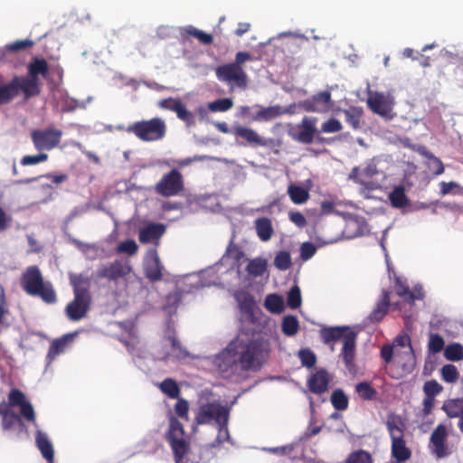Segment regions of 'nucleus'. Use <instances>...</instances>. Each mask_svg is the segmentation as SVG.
<instances>
[{
	"label": "nucleus",
	"instance_id": "nucleus-1",
	"mask_svg": "<svg viewBox=\"0 0 463 463\" xmlns=\"http://www.w3.org/2000/svg\"><path fill=\"white\" fill-rule=\"evenodd\" d=\"M39 76L46 79L49 76V65L45 59L33 57L27 66V75H14L5 80L0 73V106L10 104L20 94L28 100L41 93Z\"/></svg>",
	"mask_w": 463,
	"mask_h": 463
},
{
	"label": "nucleus",
	"instance_id": "nucleus-2",
	"mask_svg": "<svg viewBox=\"0 0 463 463\" xmlns=\"http://www.w3.org/2000/svg\"><path fill=\"white\" fill-rule=\"evenodd\" d=\"M0 417L4 430H11L15 426L24 429L25 426L23 419L28 422H36V415L32 403L19 389L10 391L7 403L0 402Z\"/></svg>",
	"mask_w": 463,
	"mask_h": 463
},
{
	"label": "nucleus",
	"instance_id": "nucleus-3",
	"mask_svg": "<svg viewBox=\"0 0 463 463\" xmlns=\"http://www.w3.org/2000/svg\"><path fill=\"white\" fill-rule=\"evenodd\" d=\"M319 335L325 345L342 341L343 347L340 355L343 358L345 368L350 373H356L355 354L358 333L349 326H337L322 327Z\"/></svg>",
	"mask_w": 463,
	"mask_h": 463
},
{
	"label": "nucleus",
	"instance_id": "nucleus-4",
	"mask_svg": "<svg viewBox=\"0 0 463 463\" xmlns=\"http://www.w3.org/2000/svg\"><path fill=\"white\" fill-rule=\"evenodd\" d=\"M20 285L29 296L39 297L46 304L57 301L56 292L50 281H44L37 266H29L22 274Z\"/></svg>",
	"mask_w": 463,
	"mask_h": 463
},
{
	"label": "nucleus",
	"instance_id": "nucleus-5",
	"mask_svg": "<svg viewBox=\"0 0 463 463\" xmlns=\"http://www.w3.org/2000/svg\"><path fill=\"white\" fill-rule=\"evenodd\" d=\"M391 438L392 457L399 462L408 460L411 456V449L404 439L405 423L400 415L389 413L385 421Z\"/></svg>",
	"mask_w": 463,
	"mask_h": 463
},
{
	"label": "nucleus",
	"instance_id": "nucleus-6",
	"mask_svg": "<svg viewBox=\"0 0 463 463\" xmlns=\"http://www.w3.org/2000/svg\"><path fill=\"white\" fill-rule=\"evenodd\" d=\"M233 341L239 342L236 354L241 371H249L260 365V361L264 356L263 353L266 351V345L263 341L260 339L244 341L240 337L235 338Z\"/></svg>",
	"mask_w": 463,
	"mask_h": 463
},
{
	"label": "nucleus",
	"instance_id": "nucleus-7",
	"mask_svg": "<svg viewBox=\"0 0 463 463\" xmlns=\"http://www.w3.org/2000/svg\"><path fill=\"white\" fill-rule=\"evenodd\" d=\"M126 131L134 134L143 142H155L165 137L166 124L163 118L156 117L148 120L136 121Z\"/></svg>",
	"mask_w": 463,
	"mask_h": 463
},
{
	"label": "nucleus",
	"instance_id": "nucleus-8",
	"mask_svg": "<svg viewBox=\"0 0 463 463\" xmlns=\"http://www.w3.org/2000/svg\"><path fill=\"white\" fill-rule=\"evenodd\" d=\"M175 463H187V456L190 452V442L184 437L183 424L175 417L170 419L169 430L166 434Z\"/></svg>",
	"mask_w": 463,
	"mask_h": 463
},
{
	"label": "nucleus",
	"instance_id": "nucleus-9",
	"mask_svg": "<svg viewBox=\"0 0 463 463\" xmlns=\"http://www.w3.org/2000/svg\"><path fill=\"white\" fill-rule=\"evenodd\" d=\"M230 416V409L226 406H222L218 402H208L200 406L195 420L198 424H209L215 422L219 428L220 434L222 431L228 434V421Z\"/></svg>",
	"mask_w": 463,
	"mask_h": 463
},
{
	"label": "nucleus",
	"instance_id": "nucleus-10",
	"mask_svg": "<svg viewBox=\"0 0 463 463\" xmlns=\"http://www.w3.org/2000/svg\"><path fill=\"white\" fill-rule=\"evenodd\" d=\"M317 118L315 117H304L295 130L289 132L291 137L305 145L312 144L316 139L319 144H329L331 139L321 137L317 128Z\"/></svg>",
	"mask_w": 463,
	"mask_h": 463
},
{
	"label": "nucleus",
	"instance_id": "nucleus-11",
	"mask_svg": "<svg viewBox=\"0 0 463 463\" xmlns=\"http://www.w3.org/2000/svg\"><path fill=\"white\" fill-rule=\"evenodd\" d=\"M238 341H232L214 359L220 373L223 378H231L240 373L241 365L236 354Z\"/></svg>",
	"mask_w": 463,
	"mask_h": 463
},
{
	"label": "nucleus",
	"instance_id": "nucleus-12",
	"mask_svg": "<svg viewBox=\"0 0 463 463\" xmlns=\"http://www.w3.org/2000/svg\"><path fill=\"white\" fill-rule=\"evenodd\" d=\"M184 189L182 174L177 169H172L165 174L156 183L155 191L163 197H173L180 194Z\"/></svg>",
	"mask_w": 463,
	"mask_h": 463
},
{
	"label": "nucleus",
	"instance_id": "nucleus-13",
	"mask_svg": "<svg viewBox=\"0 0 463 463\" xmlns=\"http://www.w3.org/2000/svg\"><path fill=\"white\" fill-rule=\"evenodd\" d=\"M62 131L54 128L33 129L31 131L32 142L38 151H50L61 143Z\"/></svg>",
	"mask_w": 463,
	"mask_h": 463
},
{
	"label": "nucleus",
	"instance_id": "nucleus-14",
	"mask_svg": "<svg viewBox=\"0 0 463 463\" xmlns=\"http://www.w3.org/2000/svg\"><path fill=\"white\" fill-rule=\"evenodd\" d=\"M216 76L219 80L234 84L240 88H245L247 85V75L243 68L233 63L219 66L216 69Z\"/></svg>",
	"mask_w": 463,
	"mask_h": 463
},
{
	"label": "nucleus",
	"instance_id": "nucleus-15",
	"mask_svg": "<svg viewBox=\"0 0 463 463\" xmlns=\"http://www.w3.org/2000/svg\"><path fill=\"white\" fill-rule=\"evenodd\" d=\"M448 436V430L444 424H439L430 435V448L432 454L438 458H443L451 454Z\"/></svg>",
	"mask_w": 463,
	"mask_h": 463
},
{
	"label": "nucleus",
	"instance_id": "nucleus-16",
	"mask_svg": "<svg viewBox=\"0 0 463 463\" xmlns=\"http://www.w3.org/2000/svg\"><path fill=\"white\" fill-rule=\"evenodd\" d=\"M91 303V297L76 294L74 298L65 307V315L71 321H80L87 317L90 310Z\"/></svg>",
	"mask_w": 463,
	"mask_h": 463
},
{
	"label": "nucleus",
	"instance_id": "nucleus-17",
	"mask_svg": "<svg viewBox=\"0 0 463 463\" xmlns=\"http://www.w3.org/2000/svg\"><path fill=\"white\" fill-rule=\"evenodd\" d=\"M130 272L131 267L127 262L116 260L110 263L100 265L97 270V277L109 281H117L127 277Z\"/></svg>",
	"mask_w": 463,
	"mask_h": 463
},
{
	"label": "nucleus",
	"instance_id": "nucleus-18",
	"mask_svg": "<svg viewBox=\"0 0 463 463\" xmlns=\"http://www.w3.org/2000/svg\"><path fill=\"white\" fill-rule=\"evenodd\" d=\"M333 106L331 93L329 90L320 91L310 99L299 103V107L307 112L323 113L326 112Z\"/></svg>",
	"mask_w": 463,
	"mask_h": 463
},
{
	"label": "nucleus",
	"instance_id": "nucleus-19",
	"mask_svg": "<svg viewBox=\"0 0 463 463\" xmlns=\"http://www.w3.org/2000/svg\"><path fill=\"white\" fill-rule=\"evenodd\" d=\"M163 268L156 250H149L147 251V259L144 263L146 278L152 283L160 281L163 279Z\"/></svg>",
	"mask_w": 463,
	"mask_h": 463
},
{
	"label": "nucleus",
	"instance_id": "nucleus-20",
	"mask_svg": "<svg viewBox=\"0 0 463 463\" xmlns=\"http://www.w3.org/2000/svg\"><path fill=\"white\" fill-rule=\"evenodd\" d=\"M394 364L399 369V377L411 373L416 367V356L413 348L407 347L405 350L398 349Z\"/></svg>",
	"mask_w": 463,
	"mask_h": 463
},
{
	"label": "nucleus",
	"instance_id": "nucleus-21",
	"mask_svg": "<svg viewBox=\"0 0 463 463\" xmlns=\"http://www.w3.org/2000/svg\"><path fill=\"white\" fill-rule=\"evenodd\" d=\"M368 108L375 114L388 115L392 109V103L383 93H372L367 99Z\"/></svg>",
	"mask_w": 463,
	"mask_h": 463
},
{
	"label": "nucleus",
	"instance_id": "nucleus-22",
	"mask_svg": "<svg viewBox=\"0 0 463 463\" xmlns=\"http://www.w3.org/2000/svg\"><path fill=\"white\" fill-rule=\"evenodd\" d=\"M330 377L326 370L320 369L307 380V387L312 393L320 395L328 390Z\"/></svg>",
	"mask_w": 463,
	"mask_h": 463
},
{
	"label": "nucleus",
	"instance_id": "nucleus-23",
	"mask_svg": "<svg viewBox=\"0 0 463 463\" xmlns=\"http://www.w3.org/2000/svg\"><path fill=\"white\" fill-rule=\"evenodd\" d=\"M232 133L245 141L244 145L251 146H267L268 141L262 138L255 130L243 126H236Z\"/></svg>",
	"mask_w": 463,
	"mask_h": 463
},
{
	"label": "nucleus",
	"instance_id": "nucleus-24",
	"mask_svg": "<svg viewBox=\"0 0 463 463\" xmlns=\"http://www.w3.org/2000/svg\"><path fill=\"white\" fill-rule=\"evenodd\" d=\"M165 228L161 223H150L142 228L138 233L141 243H154L158 245L160 238L165 233Z\"/></svg>",
	"mask_w": 463,
	"mask_h": 463
},
{
	"label": "nucleus",
	"instance_id": "nucleus-25",
	"mask_svg": "<svg viewBox=\"0 0 463 463\" xmlns=\"http://www.w3.org/2000/svg\"><path fill=\"white\" fill-rule=\"evenodd\" d=\"M70 284L73 288V295L79 294L85 297H91L90 288L91 285V278L84 273H70Z\"/></svg>",
	"mask_w": 463,
	"mask_h": 463
},
{
	"label": "nucleus",
	"instance_id": "nucleus-26",
	"mask_svg": "<svg viewBox=\"0 0 463 463\" xmlns=\"http://www.w3.org/2000/svg\"><path fill=\"white\" fill-rule=\"evenodd\" d=\"M390 307V292L387 289L382 290L381 299L376 303L368 319L372 323H378L386 316Z\"/></svg>",
	"mask_w": 463,
	"mask_h": 463
},
{
	"label": "nucleus",
	"instance_id": "nucleus-27",
	"mask_svg": "<svg viewBox=\"0 0 463 463\" xmlns=\"http://www.w3.org/2000/svg\"><path fill=\"white\" fill-rule=\"evenodd\" d=\"M35 442L43 457L48 461V463H53L54 450L48 436L44 432L37 430L35 435Z\"/></svg>",
	"mask_w": 463,
	"mask_h": 463
},
{
	"label": "nucleus",
	"instance_id": "nucleus-28",
	"mask_svg": "<svg viewBox=\"0 0 463 463\" xmlns=\"http://www.w3.org/2000/svg\"><path fill=\"white\" fill-rule=\"evenodd\" d=\"M255 230L258 237L262 241H268L271 239L274 229L270 219L268 217H260L254 222Z\"/></svg>",
	"mask_w": 463,
	"mask_h": 463
},
{
	"label": "nucleus",
	"instance_id": "nucleus-29",
	"mask_svg": "<svg viewBox=\"0 0 463 463\" xmlns=\"http://www.w3.org/2000/svg\"><path fill=\"white\" fill-rule=\"evenodd\" d=\"M288 109H283L280 106H269L260 109L253 117L256 121H269L287 113Z\"/></svg>",
	"mask_w": 463,
	"mask_h": 463
},
{
	"label": "nucleus",
	"instance_id": "nucleus-30",
	"mask_svg": "<svg viewBox=\"0 0 463 463\" xmlns=\"http://www.w3.org/2000/svg\"><path fill=\"white\" fill-rule=\"evenodd\" d=\"M441 409L449 418L460 417L463 415V398L447 400Z\"/></svg>",
	"mask_w": 463,
	"mask_h": 463
},
{
	"label": "nucleus",
	"instance_id": "nucleus-31",
	"mask_svg": "<svg viewBox=\"0 0 463 463\" xmlns=\"http://www.w3.org/2000/svg\"><path fill=\"white\" fill-rule=\"evenodd\" d=\"M73 335L71 334H66L62 335L61 338H57L53 340V342L51 344L47 358L50 360H53L58 354L62 353L65 350V347L68 344V342L72 339Z\"/></svg>",
	"mask_w": 463,
	"mask_h": 463
},
{
	"label": "nucleus",
	"instance_id": "nucleus-32",
	"mask_svg": "<svg viewBox=\"0 0 463 463\" xmlns=\"http://www.w3.org/2000/svg\"><path fill=\"white\" fill-rule=\"evenodd\" d=\"M391 204L395 208H403L409 204L405 189L402 186H396L389 194Z\"/></svg>",
	"mask_w": 463,
	"mask_h": 463
},
{
	"label": "nucleus",
	"instance_id": "nucleus-33",
	"mask_svg": "<svg viewBox=\"0 0 463 463\" xmlns=\"http://www.w3.org/2000/svg\"><path fill=\"white\" fill-rule=\"evenodd\" d=\"M288 194L295 204H302L309 198L308 191L296 184H290L288 187Z\"/></svg>",
	"mask_w": 463,
	"mask_h": 463
},
{
	"label": "nucleus",
	"instance_id": "nucleus-34",
	"mask_svg": "<svg viewBox=\"0 0 463 463\" xmlns=\"http://www.w3.org/2000/svg\"><path fill=\"white\" fill-rule=\"evenodd\" d=\"M41 178H46L52 181V184H59L68 180V175L66 174H52L48 173L45 175H41L32 178H26L22 180L15 181L17 184H28L33 182L40 180Z\"/></svg>",
	"mask_w": 463,
	"mask_h": 463
},
{
	"label": "nucleus",
	"instance_id": "nucleus-35",
	"mask_svg": "<svg viewBox=\"0 0 463 463\" xmlns=\"http://www.w3.org/2000/svg\"><path fill=\"white\" fill-rule=\"evenodd\" d=\"M395 290L398 296L402 298H407L410 301L413 302L415 299H420L423 298V293L421 291L418 292V295H415L411 292L406 284L401 278L395 279Z\"/></svg>",
	"mask_w": 463,
	"mask_h": 463
},
{
	"label": "nucleus",
	"instance_id": "nucleus-36",
	"mask_svg": "<svg viewBox=\"0 0 463 463\" xmlns=\"http://www.w3.org/2000/svg\"><path fill=\"white\" fill-rule=\"evenodd\" d=\"M345 121L354 128H361V118L363 117V109L358 107H350L344 111Z\"/></svg>",
	"mask_w": 463,
	"mask_h": 463
},
{
	"label": "nucleus",
	"instance_id": "nucleus-37",
	"mask_svg": "<svg viewBox=\"0 0 463 463\" xmlns=\"http://www.w3.org/2000/svg\"><path fill=\"white\" fill-rule=\"evenodd\" d=\"M265 307L271 313L279 314L284 310V300L278 294H269L264 302Z\"/></svg>",
	"mask_w": 463,
	"mask_h": 463
},
{
	"label": "nucleus",
	"instance_id": "nucleus-38",
	"mask_svg": "<svg viewBox=\"0 0 463 463\" xmlns=\"http://www.w3.org/2000/svg\"><path fill=\"white\" fill-rule=\"evenodd\" d=\"M246 270L253 277H260L267 270V260L261 258L253 259L248 263Z\"/></svg>",
	"mask_w": 463,
	"mask_h": 463
},
{
	"label": "nucleus",
	"instance_id": "nucleus-39",
	"mask_svg": "<svg viewBox=\"0 0 463 463\" xmlns=\"http://www.w3.org/2000/svg\"><path fill=\"white\" fill-rule=\"evenodd\" d=\"M355 391L364 401H373L376 399L378 394L377 391L367 382L357 383Z\"/></svg>",
	"mask_w": 463,
	"mask_h": 463
},
{
	"label": "nucleus",
	"instance_id": "nucleus-40",
	"mask_svg": "<svg viewBox=\"0 0 463 463\" xmlns=\"http://www.w3.org/2000/svg\"><path fill=\"white\" fill-rule=\"evenodd\" d=\"M159 387L162 392L166 394L169 398L176 399L179 397L180 388L175 380L166 378L160 383Z\"/></svg>",
	"mask_w": 463,
	"mask_h": 463
},
{
	"label": "nucleus",
	"instance_id": "nucleus-41",
	"mask_svg": "<svg viewBox=\"0 0 463 463\" xmlns=\"http://www.w3.org/2000/svg\"><path fill=\"white\" fill-rule=\"evenodd\" d=\"M330 400L333 407L337 411H345L348 407V397L341 389L335 390Z\"/></svg>",
	"mask_w": 463,
	"mask_h": 463
},
{
	"label": "nucleus",
	"instance_id": "nucleus-42",
	"mask_svg": "<svg viewBox=\"0 0 463 463\" xmlns=\"http://www.w3.org/2000/svg\"><path fill=\"white\" fill-rule=\"evenodd\" d=\"M299 328V323L296 317L294 316H286L283 318L281 329L284 335L288 336L295 335Z\"/></svg>",
	"mask_w": 463,
	"mask_h": 463
},
{
	"label": "nucleus",
	"instance_id": "nucleus-43",
	"mask_svg": "<svg viewBox=\"0 0 463 463\" xmlns=\"http://www.w3.org/2000/svg\"><path fill=\"white\" fill-rule=\"evenodd\" d=\"M345 463H373L372 455L363 449L349 454Z\"/></svg>",
	"mask_w": 463,
	"mask_h": 463
},
{
	"label": "nucleus",
	"instance_id": "nucleus-44",
	"mask_svg": "<svg viewBox=\"0 0 463 463\" xmlns=\"http://www.w3.org/2000/svg\"><path fill=\"white\" fill-rule=\"evenodd\" d=\"M444 355L449 361H460L463 359V346L460 344H451L445 349Z\"/></svg>",
	"mask_w": 463,
	"mask_h": 463
},
{
	"label": "nucleus",
	"instance_id": "nucleus-45",
	"mask_svg": "<svg viewBox=\"0 0 463 463\" xmlns=\"http://www.w3.org/2000/svg\"><path fill=\"white\" fill-rule=\"evenodd\" d=\"M187 34L198 39L203 44H211L213 42V37L210 33H206L192 25L185 28Z\"/></svg>",
	"mask_w": 463,
	"mask_h": 463
},
{
	"label": "nucleus",
	"instance_id": "nucleus-46",
	"mask_svg": "<svg viewBox=\"0 0 463 463\" xmlns=\"http://www.w3.org/2000/svg\"><path fill=\"white\" fill-rule=\"evenodd\" d=\"M274 265L279 270H287L292 265L291 256L288 251H279L274 259Z\"/></svg>",
	"mask_w": 463,
	"mask_h": 463
},
{
	"label": "nucleus",
	"instance_id": "nucleus-47",
	"mask_svg": "<svg viewBox=\"0 0 463 463\" xmlns=\"http://www.w3.org/2000/svg\"><path fill=\"white\" fill-rule=\"evenodd\" d=\"M343 129V125L337 118H331L325 121L321 125V128L318 130L319 135L321 133H337Z\"/></svg>",
	"mask_w": 463,
	"mask_h": 463
},
{
	"label": "nucleus",
	"instance_id": "nucleus-48",
	"mask_svg": "<svg viewBox=\"0 0 463 463\" xmlns=\"http://www.w3.org/2000/svg\"><path fill=\"white\" fill-rule=\"evenodd\" d=\"M233 106V102L231 99L223 98L216 99L208 104V109L213 112H224L232 109Z\"/></svg>",
	"mask_w": 463,
	"mask_h": 463
},
{
	"label": "nucleus",
	"instance_id": "nucleus-49",
	"mask_svg": "<svg viewBox=\"0 0 463 463\" xmlns=\"http://www.w3.org/2000/svg\"><path fill=\"white\" fill-rule=\"evenodd\" d=\"M444 339L439 334H430L428 347L430 353L438 354L441 352L444 348Z\"/></svg>",
	"mask_w": 463,
	"mask_h": 463
},
{
	"label": "nucleus",
	"instance_id": "nucleus-50",
	"mask_svg": "<svg viewBox=\"0 0 463 463\" xmlns=\"http://www.w3.org/2000/svg\"><path fill=\"white\" fill-rule=\"evenodd\" d=\"M441 377L447 383H455L459 377L458 371L454 364H445L441 368Z\"/></svg>",
	"mask_w": 463,
	"mask_h": 463
},
{
	"label": "nucleus",
	"instance_id": "nucleus-51",
	"mask_svg": "<svg viewBox=\"0 0 463 463\" xmlns=\"http://www.w3.org/2000/svg\"><path fill=\"white\" fill-rule=\"evenodd\" d=\"M298 358L301 364L307 368H312L317 362V356L310 349H301L298 352Z\"/></svg>",
	"mask_w": 463,
	"mask_h": 463
},
{
	"label": "nucleus",
	"instance_id": "nucleus-52",
	"mask_svg": "<svg viewBox=\"0 0 463 463\" xmlns=\"http://www.w3.org/2000/svg\"><path fill=\"white\" fill-rule=\"evenodd\" d=\"M442 390L443 387L436 380L427 381L423 386V392L426 397L435 398Z\"/></svg>",
	"mask_w": 463,
	"mask_h": 463
},
{
	"label": "nucleus",
	"instance_id": "nucleus-53",
	"mask_svg": "<svg viewBox=\"0 0 463 463\" xmlns=\"http://www.w3.org/2000/svg\"><path fill=\"white\" fill-rule=\"evenodd\" d=\"M301 305V293L300 289L298 286H294L291 288L288 294V306L292 308L296 309L299 307Z\"/></svg>",
	"mask_w": 463,
	"mask_h": 463
},
{
	"label": "nucleus",
	"instance_id": "nucleus-54",
	"mask_svg": "<svg viewBox=\"0 0 463 463\" xmlns=\"http://www.w3.org/2000/svg\"><path fill=\"white\" fill-rule=\"evenodd\" d=\"M138 246L134 240H126L121 241L117 247V251L118 253H128V255L136 254Z\"/></svg>",
	"mask_w": 463,
	"mask_h": 463
},
{
	"label": "nucleus",
	"instance_id": "nucleus-55",
	"mask_svg": "<svg viewBox=\"0 0 463 463\" xmlns=\"http://www.w3.org/2000/svg\"><path fill=\"white\" fill-rule=\"evenodd\" d=\"M48 157V155L45 153H39L33 156H24L22 157L20 163L24 166L33 165L47 161Z\"/></svg>",
	"mask_w": 463,
	"mask_h": 463
},
{
	"label": "nucleus",
	"instance_id": "nucleus-56",
	"mask_svg": "<svg viewBox=\"0 0 463 463\" xmlns=\"http://www.w3.org/2000/svg\"><path fill=\"white\" fill-rule=\"evenodd\" d=\"M182 103L183 102L179 99L167 98L160 100L158 105L160 108L164 109H167L176 113L177 109L182 105Z\"/></svg>",
	"mask_w": 463,
	"mask_h": 463
},
{
	"label": "nucleus",
	"instance_id": "nucleus-57",
	"mask_svg": "<svg viewBox=\"0 0 463 463\" xmlns=\"http://www.w3.org/2000/svg\"><path fill=\"white\" fill-rule=\"evenodd\" d=\"M397 352L398 349H395V347L391 345H384L381 348V357L385 364H390L392 361L394 362V359H396Z\"/></svg>",
	"mask_w": 463,
	"mask_h": 463
},
{
	"label": "nucleus",
	"instance_id": "nucleus-58",
	"mask_svg": "<svg viewBox=\"0 0 463 463\" xmlns=\"http://www.w3.org/2000/svg\"><path fill=\"white\" fill-rule=\"evenodd\" d=\"M177 118L186 123V125L191 126L194 124V118L191 111H189L184 103L179 107L176 111Z\"/></svg>",
	"mask_w": 463,
	"mask_h": 463
},
{
	"label": "nucleus",
	"instance_id": "nucleus-59",
	"mask_svg": "<svg viewBox=\"0 0 463 463\" xmlns=\"http://www.w3.org/2000/svg\"><path fill=\"white\" fill-rule=\"evenodd\" d=\"M177 399L178 400L175 405V412L178 417H180L182 419H187L188 411H189L188 402L183 398H177Z\"/></svg>",
	"mask_w": 463,
	"mask_h": 463
},
{
	"label": "nucleus",
	"instance_id": "nucleus-60",
	"mask_svg": "<svg viewBox=\"0 0 463 463\" xmlns=\"http://www.w3.org/2000/svg\"><path fill=\"white\" fill-rule=\"evenodd\" d=\"M34 44L33 41L25 39V40H19L16 42H14L12 43L7 44V50H10V52H15L22 50H25L27 48L33 47Z\"/></svg>",
	"mask_w": 463,
	"mask_h": 463
},
{
	"label": "nucleus",
	"instance_id": "nucleus-61",
	"mask_svg": "<svg viewBox=\"0 0 463 463\" xmlns=\"http://www.w3.org/2000/svg\"><path fill=\"white\" fill-rule=\"evenodd\" d=\"M429 168L435 175H439L444 172V165L442 161L433 155L430 156Z\"/></svg>",
	"mask_w": 463,
	"mask_h": 463
},
{
	"label": "nucleus",
	"instance_id": "nucleus-62",
	"mask_svg": "<svg viewBox=\"0 0 463 463\" xmlns=\"http://www.w3.org/2000/svg\"><path fill=\"white\" fill-rule=\"evenodd\" d=\"M317 248L312 242H304L300 247V256L303 260H309L315 255Z\"/></svg>",
	"mask_w": 463,
	"mask_h": 463
},
{
	"label": "nucleus",
	"instance_id": "nucleus-63",
	"mask_svg": "<svg viewBox=\"0 0 463 463\" xmlns=\"http://www.w3.org/2000/svg\"><path fill=\"white\" fill-rule=\"evenodd\" d=\"M288 218L298 228H304L307 225V220L303 213L298 211L290 212Z\"/></svg>",
	"mask_w": 463,
	"mask_h": 463
},
{
	"label": "nucleus",
	"instance_id": "nucleus-64",
	"mask_svg": "<svg viewBox=\"0 0 463 463\" xmlns=\"http://www.w3.org/2000/svg\"><path fill=\"white\" fill-rule=\"evenodd\" d=\"M395 347V349L405 350L407 347H412L411 344V339L408 335H399L397 336L393 344L391 345Z\"/></svg>",
	"mask_w": 463,
	"mask_h": 463
}]
</instances>
